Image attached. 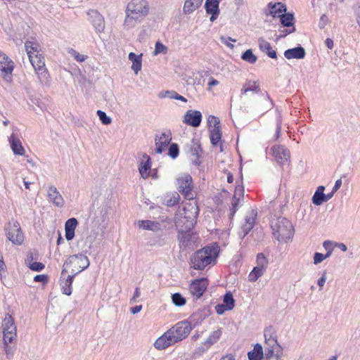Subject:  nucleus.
I'll list each match as a JSON object with an SVG mask.
<instances>
[{
  "label": "nucleus",
  "mask_w": 360,
  "mask_h": 360,
  "mask_svg": "<svg viewBox=\"0 0 360 360\" xmlns=\"http://www.w3.org/2000/svg\"><path fill=\"white\" fill-rule=\"evenodd\" d=\"M25 49L38 79L41 83L46 84L49 81L50 75L45 65L40 44L36 40H27L25 42Z\"/></svg>",
  "instance_id": "f257e3e1"
},
{
  "label": "nucleus",
  "mask_w": 360,
  "mask_h": 360,
  "mask_svg": "<svg viewBox=\"0 0 360 360\" xmlns=\"http://www.w3.org/2000/svg\"><path fill=\"white\" fill-rule=\"evenodd\" d=\"M149 11L150 6L146 0H131L127 6L124 25L127 29L133 27L148 15Z\"/></svg>",
  "instance_id": "f03ea898"
},
{
  "label": "nucleus",
  "mask_w": 360,
  "mask_h": 360,
  "mask_svg": "<svg viewBox=\"0 0 360 360\" xmlns=\"http://www.w3.org/2000/svg\"><path fill=\"white\" fill-rule=\"evenodd\" d=\"M219 253V247L217 243L198 250L191 258V267L196 270H202L210 264H214Z\"/></svg>",
  "instance_id": "7ed1b4c3"
},
{
  "label": "nucleus",
  "mask_w": 360,
  "mask_h": 360,
  "mask_svg": "<svg viewBox=\"0 0 360 360\" xmlns=\"http://www.w3.org/2000/svg\"><path fill=\"white\" fill-rule=\"evenodd\" d=\"M271 228L274 237L280 242H287L293 236L292 223L286 218L279 217L271 222Z\"/></svg>",
  "instance_id": "20e7f679"
},
{
  "label": "nucleus",
  "mask_w": 360,
  "mask_h": 360,
  "mask_svg": "<svg viewBox=\"0 0 360 360\" xmlns=\"http://www.w3.org/2000/svg\"><path fill=\"white\" fill-rule=\"evenodd\" d=\"M266 344V357L269 360H279L282 354V347L278 344L276 335L272 328L264 330Z\"/></svg>",
  "instance_id": "39448f33"
},
{
  "label": "nucleus",
  "mask_w": 360,
  "mask_h": 360,
  "mask_svg": "<svg viewBox=\"0 0 360 360\" xmlns=\"http://www.w3.org/2000/svg\"><path fill=\"white\" fill-rule=\"evenodd\" d=\"M176 189L188 200H193L198 195L194 189V183L192 176L189 174H183L176 179Z\"/></svg>",
  "instance_id": "423d86ee"
},
{
  "label": "nucleus",
  "mask_w": 360,
  "mask_h": 360,
  "mask_svg": "<svg viewBox=\"0 0 360 360\" xmlns=\"http://www.w3.org/2000/svg\"><path fill=\"white\" fill-rule=\"evenodd\" d=\"M183 217L179 224H182L188 229H193L197 223V219L199 214V207L196 202L186 203L183 208ZM180 226V224H178Z\"/></svg>",
  "instance_id": "0eeeda50"
},
{
  "label": "nucleus",
  "mask_w": 360,
  "mask_h": 360,
  "mask_svg": "<svg viewBox=\"0 0 360 360\" xmlns=\"http://www.w3.org/2000/svg\"><path fill=\"white\" fill-rule=\"evenodd\" d=\"M3 327V339L5 347V351L6 354H9L10 348L8 345L11 343L16 338V327L14 323L13 318L10 315L7 314L2 323Z\"/></svg>",
  "instance_id": "6e6552de"
},
{
  "label": "nucleus",
  "mask_w": 360,
  "mask_h": 360,
  "mask_svg": "<svg viewBox=\"0 0 360 360\" xmlns=\"http://www.w3.org/2000/svg\"><path fill=\"white\" fill-rule=\"evenodd\" d=\"M65 265L75 276L89 266V261L88 257L84 255H74L68 258Z\"/></svg>",
  "instance_id": "1a4fd4ad"
},
{
  "label": "nucleus",
  "mask_w": 360,
  "mask_h": 360,
  "mask_svg": "<svg viewBox=\"0 0 360 360\" xmlns=\"http://www.w3.org/2000/svg\"><path fill=\"white\" fill-rule=\"evenodd\" d=\"M6 236L8 239L15 245H20L24 240L20 224L15 220L8 222L6 226Z\"/></svg>",
  "instance_id": "9d476101"
},
{
  "label": "nucleus",
  "mask_w": 360,
  "mask_h": 360,
  "mask_svg": "<svg viewBox=\"0 0 360 360\" xmlns=\"http://www.w3.org/2000/svg\"><path fill=\"white\" fill-rule=\"evenodd\" d=\"M169 330L179 342L188 337L192 330V327L188 321H183L176 323Z\"/></svg>",
  "instance_id": "9b49d317"
},
{
  "label": "nucleus",
  "mask_w": 360,
  "mask_h": 360,
  "mask_svg": "<svg viewBox=\"0 0 360 360\" xmlns=\"http://www.w3.org/2000/svg\"><path fill=\"white\" fill-rule=\"evenodd\" d=\"M15 68L14 62L5 53L0 51V70L4 80L11 82L13 71Z\"/></svg>",
  "instance_id": "f8f14e48"
},
{
  "label": "nucleus",
  "mask_w": 360,
  "mask_h": 360,
  "mask_svg": "<svg viewBox=\"0 0 360 360\" xmlns=\"http://www.w3.org/2000/svg\"><path fill=\"white\" fill-rule=\"evenodd\" d=\"M209 285L207 278H201L195 279L189 285V292L195 299L200 298Z\"/></svg>",
  "instance_id": "ddd939ff"
},
{
  "label": "nucleus",
  "mask_w": 360,
  "mask_h": 360,
  "mask_svg": "<svg viewBox=\"0 0 360 360\" xmlns=\"http://www.w3.org/2000/svg\"><path fill=\"white\" fill-rule=\"evenodd\" d=\"M177 340L172 335L170 330H167L161 336L156 339L154 342V347L158 350H164L170 346L177 343Z\"/></svg>",
  "instance_id": "4468645a"
},
{
  "label": "nucleus",
  "mask_w": 360,
  "mask_h": 360,
  "mask_svg": "<svg viewBox=\"0 0 360 360\" xmlns=\"http://www.w3.org/2000/svg\"><path fill=\"white\" fill-rule=\"evenodd\" d=\"M87 15L96 32L98 34L103 33L105 27L103 16L96 10H90Z\"/></svg>",
  "instance_id": "2eb2a0df"
},
{
  "label": "nucleus",
  "mask_w": 360,
  "mask_h": 360,
  "mask_svg": "<svg viewBox=\"0 0 360 360\" xmlns=\"http://www.w3.org/2000/svg\"><path fill=\"white\" fill-rule=\"evenodd\" d=\"M172 140V134L170 131L163 132L160 136H156L155 146L157 153H161L168 146Z\"/></svg>",
  "instance_id": "dca6fc26"
},
{
  "label": "nucleus",
  "mask_w": 360,
  "mask_h": 360,
  "mask_svg": "<svg viewBox=\"0 0 360 360\" xmlns=\"http://www.w3.org/2000/svg\"><path fill=\"white\" fill-rule=\"evenodd\" d=\"M272 154L276 161L281 164H283L290 158L289 150L283 146H274L271 148Z\"/></svg>",
  "instance_id": "f3484780"
},
{
  "label": "nucleus",
  "mask_w": 360,
  "mask_h": 360,
  "mask_svg": "<svg viewBox=\"0 0 360 360\" xmlns=\"http://www.w3.org/2000/svg\"><path fill=\"white\" fill-rule=\"evenodd\" d=\"M202 115L198 110H188L184 115V122L188 125L197 127L200 124Z\"/></svg>",
  "instance_id": "a211bd4d"
},
{
  "label": "nucleus",
  "mask_w": 360,
  "mask_h": 360,
  "mask_svg": "<svg viewBox=\"0 0 360 360\" xmlns=\"http://www.w3.org/2000/svg\"><path fill=\"white\" fill-rule=\"evenodd\" d=\"M220 0H206L205 8L206 13L210 14V21L213 22L215 20L219 14V4Z\"/></svg>",
  "instance_id": "6ab92c4d"
},
{
  "label": "nucleus",
  "mask_w": 360,
  "mask_h": 360,
  "mask_svg": "<svg viewBox=\"0 0 360 360\" xmlns=\"http://www.w3.org/2000/svg\"><path fill=\"white\" fill-rule=\"evenodd\" d=\"M139 170L141 177L143 179H147L150 176L151 171V161L150 158L148 155L144 154L143 155Z\"/></svg>",
  "instance_id": "aec40b11"
},
{
  "label": "nucleus",
  "mask_w": 360,
  "mask_h": 360,
  "mask_svg": "<svg viewBox=\"0 0 360 360\" xmlns=\"http://www.w3.org/2000/svg\"><path fill=\"white\" fill-rule=\"evenodd\" d=\"M258 44L261 51L266 53L271 58L276 59L277 58L276 51L272 48L271 44L264 38L261 37L258 39Z\"/></svg>",
  "instance_id": "412c9836"
},
{
  "label": "nucleus",
  "mask_w": 360,
  "mask_h": 360,
  "mask_svg": "<svg viewBox=\"0 0 360 360\" xmlns=\"http://www.w3.org/2000/svg\"><path fill=\"white\" fill-rule=\"evenodd\" d=\"M268 7L269 8L270 15L274 18H279L283 13L286 12V6L281 2L275 4L270 2L268 4Z\"/></svg>",
  "instance_id": "4be33fe9"
},
{
  "label": "nucleus",
  "mask_w": 360,
  "mask_h": 360,
  "mask_svg": "<svg viewBox=\"0 0 360 360\" xmlns=\"http://www.w3.org/2000/svg\"><path fill=\"white\" fill-rule=\"evenodd\" d=\"M9 142L14 154L18 155H23L25 154V149L22 146L21 141L13 134L9 138Z\"/></svg>",
  "instance_id": "5701e85b"
},
{
  "label": "nucleus",
  "mask_w": 360,
  "mask_h": 360,
  "mask_svg": "<svg viewBox=\"0 0 360 360\" xmlns=\"http://www.w3.org/2000/svg\"><path fill=\"white\" fill-rule=\"evenodd\" d=\"M284 56L288 59H302L305 56V51L301 46L288 49L284 52Z\"/></svg>",
  "instance_id": "b1692460"
},
{
  "label": "nucleus",
  "mask_w": 360,
  "mask_h": 360,
  "mask_svg": "<svg viewBox=\"0 0 360 360\" xmlns=\"http://www.w3.org/2000/svg\"><path fill=\"white\" fill-rule=\"evenodd\" d=\"M249 91L259 93L260 91L259 80H247L241 89V94H246Z\"/></svg>",
  "instance_id": "393cba45"
},
{
  "label": "nucleus",
  "mask_w": 360,
  "mask_h": 360,
  "mask_svg": "<svg viewBox=\"0 0 360 360\" xmlns=\"http://www.w3.org/2000/svg\"><path fill=\"white\" fill-rule=\"evenodd\" d=\"M77 225V221L75 218H70L65 222V238L68 240H70L74 238Z\"/></svg>",
  "instance_id": "a878e982"
},
{
  "label": "nucleus",
  "mask_w": 360,
  "mask_h": 360,
  "mask_svg": "<svg viewBox=\"0 0 360 360\" xmlns=\"http://www.w3.org/2000/svg\"><path fill=\"white\" fill-rule=\"evenodd\" d=\"M48 195L50 200L57 206H62L63 205V198L56 187L50 186L49 188Z\"/></svg>",
  "instance_id": "bb28decb"
},
{
  "label": "nucleus",
  "mask_w": 360,
  "mask_h": 360,
  "mask_svg": "<svg viewBox=\"0 0 360 360\" xmlns=\"http://www.w3.org/2000/svg\"><path fill=\"white\" fill-rule=\"evenodd\" d=\"M324 190L325 188L323 186H320L318 187L317 190L316 191L312 198V202L314 205H320L323 202H326L327 200H329V197H327L323 193Z\"/></svg>",
  "instance_id": "cd10ccee"
},
{
  "label": "nucleus",
  "mask_w": 360,
  "mask_h": 360,
  "mask_svg": "<svg viewBox=\"0 0 360 360\" xmlns=\"http://www.w3.org/2000/svg\"><path fill=\"white\" fill-rule=\"evenodd\" d=\"M138 225L139 228L144 230H150L153 231L160 230V223L151 220H140L138 221Z\"/></svg>",
  "instance_id": "c85d7f7f"
},
{
  "label": "nucleus",
  "mask_w": 360,
  "mask_h": 360,
  "mask_svg": "<svg viewBox=\"0 0 360 360\" xmlns=\"http://www.w3.org/2000/svg\"><path fill=\"white\" fill-rule=\"evenodd\" d=\"M141 56L142 54L137 56L133 52H131L128 56L129 60L132 63L131 69L134 70L136 75L138 74L142 67Z\"/></svg>",
  "instance_id": "c756f323"
},
{
  "label": "nucleus",
  "mask_w": 360,
  "mask_h": 360,
  "mask_svg": "<svg viewBox=\"0 0 360 360\" xmlns=\"http://www.w3.org/2000/svg\"><path fill=\"white\" fill-rule=\"evenodd\" d=\"M203 0H186L184 5V12L191 13L197 10L202 3Z\"/></svg>",
  "instance_id": "7c9ffc66"
},
{
  "label": "nucleus",
  "mask_w": 360,
  "mask_h": 360,
  "mask_svg": "<svg viewBox=\"0 0 360 360\" xmlns=\"http://www.w3.org/2000/svg\"><path fill=\"white\" fill-rule=\"evenodd\" d=\"M193 233L192 229H188L181 226L178 238L184 245H187Z\"/></svg>",
  "instance_id": "2f4dec72"
},
{
  "label": "nucleus",
  "mask_w": 360,
  "mask_h": 360,
  "mask_svg": "<svg viewBox=\"0 0 360 360\" xmlns=\"http://www.w3.org/2000/svg\"><path fill=\"white\" fill-rule=\"evenodd\" d=\"M249 360H262L263 357L262 347L259 344H256L253 349L248 353Z\"/></svg>",
  "instance_id": "473e14b6"
},
{
  "label": "nucleus",
  "mask_w": 360,
  "mask_h": 360,
  "mask_svg": "<svg viewBox=\"0 0 360 360\" xmlns=\"http://www.w3.org/2000/svg\"><path fill=\"white\" fill-rule=\"evenodd\" d=\"M74 275H69L68 278L60 284L63 294L70 295L72 294V285L73 283Z\"/></svg>",
  "instance_id": "72a5a7b5"
},
{
  "label": "nucleus",
  "mask_w": 360,
  "mask_h": 360,
  "mask_svg": "<svg viewBox=\"0 0 360 360\" xmlns=\"http://www.w3.org/2000/svg\"><path fill=\"white\" fill-rule=\"evenodd\" d=\"M210 138L212 144L214 146H218L221 142V129H210Z\"/></svg>",
  "instance_id": "f704fd0d"
},
{
  "label": "nucleus",
  "mask_w": 360,
  "mask_h": 360,
  "mask_svg": "<svg viewBox=\"0 0 360 360\" xmlns=\"http://www.w3.org/2000/svg\"><path fill=\"white\" fill-rule=\"evenodd\" d=\"M237 195H238L239 197L243 195V188L240 186L236 187L234 195L233 197V200L231 202V205L233 207V214H235L237 207L240 202V198H237Z\"/></svg>",
  "instance_id": "c9c22d12"
},
{
  "label": "nucleus",
  "mask_w": 360,
  "mask_h": 360,
  "mask_svg": "<svg viewBox=\"0 0 360 360\" xmlns=\"http://www.w3.org/2000/svg\"><path fill=\"white\" fill-rule=\"evenodd\" d=\"M221 335V329H218L217 330L213 331L207 339L205 344L207 345V347L212 345L220 339Z\"/></svg>",
  "instance_id": "e433bc0d"
},
{
  "label": "nucleus",
  "mask_w": 360,
  "mask_h": 360,
  "mask_svg": "<svg viewBox=\"0 0 360 360\" xmlns=\"http://www.w3.org/2000/svg\"><path fill=\"white\" fill-rule=\"evenodd\" d=\"M279 18L283 26L290 27L294 25V16L292 13H283Z\"/></svg>",
  "instance_id": "4c0bfd02"
},
{
  "label": "nucleus",
  "mask_w": 360,
  "mask_h": 360,
  "mask_svg": "<svg viewBox=\"0 0 360 360\" xmlns=\"http://www.w3.org/2000/svg\"><path fill=\"white\" fill-rule=\"evenodd\" d=\"M257 266L263 271H266L268 266V259L263 253H259L256 259Z\"/></svg>",
  "instance_id": "58836bf2"
},
{
  "label": "nucleus",
  "mask_w": 360,
  "mask_h": 360,
  "mask_svg": "<svg viewBox=\"0 0 360 360\" xmlns=\"http://www.w3.org/2000/svg\"><path fill=\"white\" fill-rule=\"evenodd\" d=\"M264 271L262 270L259 267L255 266L248 275L249 281L255 282L259 277H261L264 274Z\"/></svg>",
  "instance_id": "ea45409f"
},
{
  "label": "nucleus",
  "mask_w": 360,
  "mask_h": 360,
  "mask_svg": "<svg viewBox=\"0 0 360 360\" xmlns=\"http://www.w3.org/2000/svg\"><path fill=\"white\" fill-rule=\"evenodd\" d=\"M223 304L227 307L228 309L231 310L233 309L235 306V300L233 299V295L231 292H227L224 296L223 300Z\"/></svg>",
  "instance_id": "a19ab883"
},
{
  "label": "nucleus",
  "mask_w": 360,
  "mask_h": 360,
  "mask_svg": "<svg viewBox=\"0 0 360 360\" xmlns=\"http://www.w3.org/2000/svg\"><path fill=\"white\" fill-rule=\"evenodd\" d=\"M241 58L251 64H254L257 60V56L253 54L251 49H248L245 51L241 56Z\"/></svg>",
  "instance_id": "79ce46f5"
},
{
  "label": "nucleus",
  "mask_w": 360,
  "mask_h": 360,
  "mask_svg": "<svg viewBox=\"0 0 360 360\" xmlns=\"http://www.w3.org/2000/svg\"><path fill=\"white\" fill-rule=\"evenodd\" d=\"M172 302L177 307L184 306L186 303V300L181 294L179 292L174 293L172 295Z\"/></svg>",
  "instance_id": "37998d69"
},
{
  "label": "nucleus",
  "mask_w": 360,
  "mask_h": 360,
  "mask_svg": "<svg viewBox=\"0 0 360 360\" xmlns=\"http://www.w3.org/2000/svg\"><path fill=\"white\" fill-rule=\"evenodd\" d=\"M180 201V196L178 193H174L169 195H167L166 205L167 206L172 207L175 205H177Z\"/></svg>",
  "instance_id": "c03bdc74"
},
{
  "label": "nucleus",
  "mask_w": 360,
  "mask_h": 360,
  "mask_svg": "<svg viewBox=\"0 0 360 360\" xmlns=\"http://www.w3.org/2000/svg\"><path fill=\"white\" fill-rule=\"evenodd\" d=\"M207 123L210 129H216L217 127L221 129L220 121L219 118L214 115H210L208 117Z\"/></svg>",
  "instance_id": "a18cd8bd"
},
{
  "label": "nucleus",
  "mask_w": 360,
  "mask_h": 360,
  "mask_svg": "<svg viewBox=\"0 0 360 360\" xmlns=\"http://www.w3.org/2000/svg\"><path fill=\"white\" fill-rule=\"evenodd\" d=\"M98 116L99 117L100 120L103 124H110L112 122L111 118L107 116L105 112L98 110L96 112Z\"/></svg>",
  "instance_id": "49530a36"
},
{
  "label": "nucleus",
  "mask_w": 360,
  "mask_h": 360,
  "mask_svg": "<svg viewBox=\"0 0 360 360\" xmlns=\"http://www.w3.org/2000/svg\"><path fill=\"white\" fill-rule=\"evenodd\" d=\"M68 53H70L77 62H84L87 58V56L82 55L72 49H70Z\"/></svg>",
  "instance_id": "de8ad7c7"
},
{
  "label": "nucleus",
  "mask_w": 360,
  "mask_h": 360,
  "mask_svg": "<svg viewBox=\"0 0 360 360\" xmlns=\"http://www.w3.org/2000/svg\"><path fill=\"white\" fill-rule=\"evenodd\" d=\"M179 147L176 143H172L169 148V155L172 158H176L179 155Z\"/></svg>",
  "instance_id": "09e8293b"
},
{
  "label": "nucleus",
  "mask_w": 360,
  "mask_h": 360,
  "mask_svg": "<svg viewBox=\"0 0 360 360\" xmlns=\"http://www.w3.org/2000/svg\"><path fill=\"white\" fill-rule=\"evenodd\" d=\"M45 267V265L41 262H34L29 265V268L34 271H41Z\"/></svg>",
  "instance_id": "8fccbe9b"
},
{
  "label": "nucleus",
  "mask_w": 360,
  "mask_h": 360,
  "mask_svg": "<svg viewBox=\"0 0 360 360\" xmlns=\"http://www.w3.org/2000/svg\"><path fill=\"white\" fill-rule=\"evenodd\" d=\"M167 48L164 44H162L160 41L156 42L155 47V51H154L155 55L160 53H167Z\"/></svg>",
  "instance_id": "3c124183"
},
{
  "label": "nucleus",
  "mask_w": 360,
  "mask_h": 360,
  "mask_svg": "<svg viewBox=\"0 0 360 360\" xmlns=\"http://www.w3.org/2000/svg\"><path fill=\"white\" fill-rule=\"evenodd\" d=\"M329 255L330 252H328L326 255L319 252H316L314 257V263L315 264L321 263L324 259L328 257Z\"/></svg>",
  "instance_id": "603ef678"
},
{
  "label": "nucleus",
  "mask_w": 360,
  "mask_h": 360,
  "mask_svg": "<svg viewBox=\"0 0 360 360\" xmlns=\"http://www.w3.org/2000/svg\"><path fill=\"white\" fill-rule=\"evenodd\" d=\"M34 281L40 282L42 283L44 285H46L49 281V277L47 275L45 274L37 275L34 277Z\"/></svg>",
  "instance_id": "864d4df0"
},
{
  "label": "nucleus",
  "mask_w": 360,
  "mask_h": 360,
  "mask_svg": "<svg viewBox=\"0 0 360 360\" xmlns=\"http://www.w3.org/2000/svg\"><path fill=\"white\" fill-rule=\"evenodd\" d=\"M229 309H227L226 306H224L223 304H217L215 307V311L218 314H222L224 311H229Z\"/></svg>",
  "instance_id": "5fc2aeb1"
},
{
  "label": "nucleus",
  "mask_w": 360,
  "mask_h": 360,
  "mask_svg": "<svg viewBox=\"0 0 360 360\" xmlns=\"http://www.w3.org/2000/svg\"><path fill=\"white\" fill-rule=\"evenodd\" d=\"M219 84V82L213 77H210L207 83V91H211L212 87Z\"/></svg>",
  "instance_id": "6e6d98bb"
},
{
  "label": "nucleus",
  "mask_w": 360,
  "mask_h": 360,
  "mask_svg": "<svg viewBox=\"0 0 360 360\" xmlns=\"http://www.w3.org/2000/svg\"><path fill=\"white\" fill-rule=\"evenodd\" d=\"M172 98H173L174 99H176V100L181 101L183 102H186L187 101L186 98H184V96L179 95L176 92H173V95L172 96Z\"/></svg>",
  "instance_id": "4d7b16f0"
},
{
  "label": "nucleus",
  "mask_w": 360,
  "mask_h": 360,
  "mask_svg": "<svg viewBox=\"0 0 360 360\" xmlns=\"http://www.w3.org/2000/svg\"><path fill=\"white\" fill-rule=\"evenodd\" d=\"M326 273H324L322 276L318 280V285L322 288L325 283H326Z\"/></svg>",
  "instance_id": "13d9d810"
},
{
  "label": "nucleus",
  "mask_w": 360,
  "mask_h": 360,
  "mask_svg": "<svg viewBox=\"0 0 360 360\" xmlns=\"http://www.w3.org/2000/svg\"><path fill=\"white\" fill-rule=\"evenodd\" d=\"M325 44L329 49H332L333 48V41L331 39H326Z\"/></svg>",
  "instance_id": "bf43d9fd"
},
{
  "label": "nucleus",
  "mask_w": 360,
  "mask_h": 360,
  "mask_svg": "<svg viewBox=\"0 0 360 360\" xmlns=\"http://www.w3.org/2000/svg\"><path fill=\"white\" fill-rule=\"evenodd\" d=\"M142 309V306L141 305H137V306H135L134 307H132L131 309V312L133 314H137L139 313Z\"/></svg>",
  "instance_id": "052dcab7"
},
{
  "label": "nucleus",
  "mask_w": 360,
  "mask_h": 360,
  "mask_svg": "<svg viewBox=\"0 0 360 360\" xmlns=\"http://www.w3.org/2000/svg\"><path fill=\"white\" fill-rule=\"evenodd\" d=\"M342 185V181L338 179L335 181V186L333 188V191H336Z\"/></svg>",
  "instance_id": "680f3d73"
},
{
  "label": "nucleus",
  "mask_w": 360,
  "mask_h": 360,
  "mask_svg": "<svg viewBox=\"0 0 360 360\" xmlns=\"http://www.w3.org/2000/svg\"><path fill=\"white\" fill-rule=\"evenodd\" d=\"M139 296H140V290L139 288H136L134 291V295H133V300H136Z\"/></svg>",
  "instance_id": "e2e57ef3"
},
{
  "label": "nucleus",
  "mask_w": 360,
  "mask_h": 360,
  "mask_svg": "<svg viewBox=\"0 0 360 360\" xmlns=\"http://www.w3.org/2000/svg\"><path fill=\"white\" fill-rule=\"evenodd\" d=\"M220 360H235V358L232 355H226L222 356Z\"/></svg>",
  "instance_id": "0e129e2a"
},
{
  "label": "nucleus",
  "mask_w": 360,
  "mask_h": 360,
  "mask_svg": "<svg viewBox=\"0 0 360 360\" xmlns=\"http://www.w3.org/2000/svg\"><path fill=\"white\" fill-rule=\"evenodd\" d=\"M227 181L229 183H233V176L231 173L229 172L227 175Z\"/></svg>",
  "instance_id": "69168bd1"
},
{
  "label": "nucleus",
  "mask_w": 360,
  "mask_h": 360,
  "mask_svg": "<svg viewBox=\"0 0 360 360\" xmlns=\"http://www.w3.org/2000/svg\"><path fill=\"white\" fill-rule=\"evenodd\" d=\"M330 243L328 242V241H326L323 243V247L327 250L329 248V247L330 246Z\"/></svg>",
  "instance_id": "338daca9"
},
{
  "label": "nucleus",
  "mask_w": 360,
  "mask_h": 360,
  "mask_svg": "<svg viewBox=\"0 0 360 360\" xmlns=\"http://www.w3.org/2000/svg\"><path fill=\"white\" fill-rule=\"evenodd\" d=\"M340 249H341L342 251H346V250H347V246H346L345 244H343V243H341V244L340 245Z\"/></svg>",
  "instance_id": "774afa93"
}]
</instances>
